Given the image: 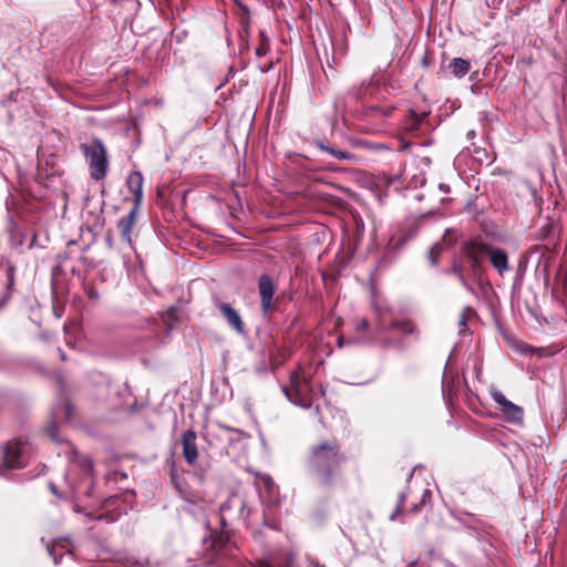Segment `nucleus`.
<instances>
[{
  "label": "nucleus",
  "mask_w": 567,
  "mask_h": 567,
  "mask_svg": "<svg viewBox=\"0 0 567 567\" xmlns=\"http://www.w3.org/2000/svg\"><path fill=\"white\" fill-rule=\"evenodd\" d=\"M348 462V455L337 439H321L312 443L305 455V467L313 483L331 489L337 483L340 470Z\"/></svg>",
  "instance_id": "obj_1"
},
{
  "label": "nucleus",
  "mask_w": 567,
  "mask_h": 567,
  "mask_svg": "<svg viewBox=\"0 0 567 567\" xmlns=\"http://www.w3.org/2000/svg\"><path fill=\"white\" fill-rule=\"evenodd\" d=\"M286 398L293 404L303 409L313 405L316 392L311 383V375L302 365H298L289 374V384L282 386Z\"/></svg>",
  "instance_id": "obj_2"
},
{
  "label": "nucleus",
  "mask_w": 567,
  "mask_h": 567,
  "mask_svg": "<svg viewBox=\"0 0 567 567\" xmlns=\"http://www.w3.org/2000/svg\"><path fill=\"white\" fill-rule=\"evenodd\" d=\"M80 150L89 163L91 178L94 181L103 179L109 167L106 148L103 142L100 138H93L90 144H81Z\"/></svg>",
  "instance_id": "obj_3"
},
{
  "label": "nucleus",
  "mask_w": 567,
  "mask_h": 567,
  "mask_svg": "<svg viewBox=\"0 0 567 567\" xmlns=\"http://www.w3.org/2000/svg\"><path fill=\"white\" fill-rule=\"evenodd\" d=\"M446 272L455 275L463 287L471 293L475 295V290L468 280L473 279L476 282H481L484 274V267L471 259H463L462 254L458 252V256L454 259L451 268L446 270Z\"/></svg>",
  "instance_id": "obj_4"
},
{
  "label": "nucleus",
  "mask_w": 567,
  "mask_h": 567,
  "mask_svg": "<svg viewBox=\"0 0 567 567\" xmlns=\"http://www.w3.org/2000/svg\"><path fill=\"white\" fill-rule=\"evenodd\" d=\"M28 443L22 439L10 441L3 447V461L8 467L18 468L25 464Z\"/></svg>",
  "instance_id": "obj_5"
},
{
  "label": "nucleus",
  "mask_w": 567,
  "mask_h": 567,
  "mask_svg": "<svg viewBox=\"0 0 567 567\" xmlns=\"http://www.w3.org/2000/svg\"><path fill=\"white\" fill-rule=\"evenodd\" d=\"M492 399L501 406V411L505 417V420L513 424H522L524 421V410L523 408L514 404L509 400L505 398V395L499 390L491 391Z\"/></svg>",
  "instance_id": "obj_6"
},
{
  "label": "nucleus",
  "mask_w": 567,
  "mask_h": 567,
  "mask_svg": "<svg viewBox=\"0 0 567 567\" xmlns=\"http://www.w3.org/2000/svg\"><path fill=\"white\" fill-rule=\"evenodd\" d=\"M488 251L489 245L477 238L464 241L460 247L463 259H471L480 266H483Z\"/></svg>",
  "instance_id": "obj_7"
},
{
  "label": "nucleus",
  "mask_w": 567,
  "mask_h": 567,
  "mask_svg": "<svg viewBox=\"0 0 567 567\" xmlns=\"http://www.w3.org/2000/svg\"><path fill=\"white\" fill-rule=\"evenodd\" d=\"M235 512L233 517H236L238 519L246 520L250 514V511L247 508L246 502L243 496H240L237 493H233L226 502H224L220 505V513H221V524L223 526H226V514L228 512Z\"/></svg>",
  "instance_id": "obj_8"
},
{
  "label": "nucleus",
  "mask_w": 567,
  "mask_h": 567,
  "mask_svg": "<svg viewBox=\"0 0 567 567\" xmlns=\"http://www.w3.org/2000/svg\"><path fill=\"white\" fill-rule=\"evenodd\" d=\"M276 286L272 278L264 274L258 279V292L260 297V308L262 313L266 316L274 309V295Z\"/></svg>",
  "instance_id": "obj_9"
},
{
  "label": "nucleus",
  "mask_w": 567,
  "mask_h": 567,
  "mask_svg": "<svg viewBox=\"0 0 567 567\" xmlns=\"http://www.w3.org/2000/svg\"><path fill=\"white\" fill-rule=\"evenodd\" d=\"M217 309L220 311L221 316L226 319L227 323L238 333L245 334V324L241 320L239 312L231 307L230 303L217 301Z\"/></svg>",
  "instance_id": "obj_10"
},
{
  "label": "nucleus",
  "mask_w": 567,
  "mask_h": 567,
  "mask_svg": "<svg viewBox=\"0 0 567 567\" xmlns=\"http://www.w3.org/2000/svg\"><path fill=\"white\" fill-rule=\"evenodd\" d=\"M197 434L193 429L182 434L183 456L186 463L193 466L198 458V449L196 444Z\"/></svg>",
  "instance_id": "obj_11"
},
{
  "label": "nucleus",
  "mask_w": 567,
  "mask_h": 567,
  "mask_svg": "<svg viewBox=\"0 0 567 567\" xmlns=\"http://www.w3.org/2000/svg\"><path fill=\"white\" fill-rule=\"evenodd\" d=\"M431 499V492L424 489L422 497L419 503L412 504L411 508L406 512L403 511L404 503L406 501V493H401L398 499V504L393 513L390 515V520L398 519L401 515L415 514L420 512L421 507L424 506Z\"/></svg>",
  "instance_id": "obj_12"
},
{
  "label": "nucleus",
  "mask_w": 567,
  "mask_h": 567,
  "mask_svg": "<svg viewBox=\"0 0 567 567\" xmlns=\"http://www.w3.org/2000/svg\"><path fill=\"white\" fill-rule=\"evenodd\" d=\"M138 208H140V206L133 205L130 213L126 216H123L117 221V229L120 230L121 237H122L123 241H125L127 244L132 243L131 234H132V229L136 223Z\"/></svg>",
  "instance_id": "obj_13"
},
{
  "label": "nucleus",
  "mask_w": 567,
  "mask_h": 567,
  "mask_svg": "<svg viewBox=\"0 0 567 567\" xmlns=\"http://www.w3.org/2000/svg\"><path fill=\"white\" fill-rule=\"evenodd\" d=\"M292 556L287 551H275L258 560L254 567H291Z\"/></svg>",
  "instance_id": "obj_14"
},
{
  "label": "nucleus",
  "mask_w": 567,
  "mask_h": 567,
  "mask_svg": "<svg viewBox=\"0 0 567 567\" xmlns=\"http://www.w3.org/2000/svg\"><path fill=\"white\" fill-rule=\"evenodd\" d=\"M16 272L17 268L14 265L8 264L6 266V291L0 297V310L7 306L16 291Z\"/></svg>",
  "instance_id": "obj_15"
},
{
  "label": "nucleus",
  "mask_w": 567,
  "mask_h": 567,
  "mask_svg": "<svg viewBox=\"0 0 567 567\" xmlns=\"http://www.w3.org/2000/svg\"><path fill=\"white\" fill-rule=\"evenodd\" d=\"M491 265L497 270L499 275H503L509 269L508 255L504 249L495 248L489 245V251L487 252Z\"/></svg>",
  "instance_id": "obj_16"
},
{
  "label": "nucleus",
  "mask_w": 567,
  "mask_h": 567,
  "mask_svg": "<svg viewBox=\"0 0 567 567\" xmlns=\"http://www.w3.org/2000/svg\"><path fill=\"white\" fill-rule=\"evenodd\" d=\"M143 175L135 171L128 174L126 185L130 192L134 195V205L141 206L143 199Z\"/></svg>",
  "instance_id": "obj_17"
},
{
  "label": "nucleus",
  "mask_w": 567,
  "mask_h": 567,
  "mask_svg": "<svg viewBox=\"0 0 567 567\" xmlns=\"http://www.w3.org/2000/svg\"><path fill=\"white\" fill-rule=\"evenodd\" d=\"M313 144L320 151L327 152V153H329L330 155H332L333 157H336L338 159H344V161H349V162H357V159H358L357 155H354L352 153H349V152H346V151H340V150H337L334 147H331L330 145L326 144L321 140H315Z\"/></svg>",
  "instance_id": "obj_18"
},
{
  "label": "nucleus",
  "mask_w": 567,
  "mask_h": 567,
  "mask_svg": "<svg viewBox=\"0 0 567 567\" xmlns=\"http://www.w3.org/2000/svg\"><path fill=\"white\" fill-rule=\"evenodd\" d=\"M169 478L174 488L182 495L185 496L188 489L185 478L178 473L175 461L171 460L169 462Z\"/></svg>",
  "instance_id": "obj_19"
},
{
  "label": "nucleus",
  "mask_w": 567,
  "mask_h": 567,
  "mask_svg": "<svg viewBox=\"0 0 567 567\" xmlns=\"http://www.w3.org/2000/svg\"><path fill=\"white\" fill-rule=\"evenodd\" d=\"M449 70L451 71L453 76L461 79L470 72L471 63L465 59L454 58L449 63Z\"/></svg>",
  "instance_id": "obj_20"
},
{
  "label": "nucleus",
  "mask_w": 567,
  "mask_h": 567,
  "mask_svg": "<svg viewBox=\"0 0 567 567\" xmlns=\"http://www.w3.org/2000/svg\"><path fill=\"white\" fill-rule=\"evenodd\" d=\"M390 329L400 331L404 336H419L416 324L410 319L393 320L390 324Z\"/></svg>",
  "instance_id": "obj_21"
},
{
  "label": "nucleus",
  "mask_w": 567,
  "mask_h": 567,
  "mask_svg": "<svg viewBox=\"0 0 567 567\" xmlns=\"http://www.w3.org/2000/svg\"><path fill=\"white\" fill-rule=\"evenodd\" d=\"M426 115V113L420 115L415 111L410 110L403 123L404 128L409 132H414L419 130L421 123L423 122Z\"/></svg>",
  "instance_id": "obj_22"
},
{
  "label": "nucleus",
  "mask_w": 567,
  "mask_h": 567,
  "mask_svg": "<svg viewBox=\"0 0 567 567\" xmlns=\"http://www.w3.org/2000/svg\"><path fill=\"white\" fill-rule=\"evenodd\" d=\"M393 110V106L371 105L365 109L364 114L371 117H388L392 114Z\"/></svg>",
  "instance_id": "obj_23"
},
{
  "label": "nucleus",
  "mask_w": 567,
  "mask_h": 567,
  "mask_svg": "<svg viewBox=\"0 0 567 567\" xmlns=\"http://www.w3.org/2000/svg\"><path fill=\"white\" fill-rule=\"evenodd\" d=\"M473 316H475V310L472 307L468 306L463 309V311L460 315L458 322H457L460 333H464L467 330V321Z\"/></svg>",
  "instance_id": "obj_24"
},
{
  "label": "nucleus",
  "mask_w": 567,
  "mask_h": 567,
  "mask_svg": "<svg viewBox=\"0 0 567 567\" xmlns=\"http://www.w3.org/2000/svg\"><path fill=\"white\" fill-rule=\"evenodd\" d=\"M227 543V537L221 533L219 535H216L210 540V547L214 551L218 553L224 548V546Z\"/></svg>",
  "instance_id": "obj_25"
},
{
  "label": "nucleus",
  "mask_w": 567,
  "mask_h": 567,
  "mask_svg": "<svg viewBox=\"0 0 567 567\" xmlns=\"http://www.w3.org/2000/svg\"><path fill=\"white\" fill-rule=\"evenodd\" d=\"M352 324L358 333H362L369 330V321L364 317L354 318Z\"/></svg>",
  "instance_id": "obj_26"
},
{
  "label": "nucleus",
  "mask_w": 567,
  "mask_h": 567,
  "mask_svg": "<svg viewBox=\"0 0 567 567\" xmlns=\"http://www.w3.org/2000/svg\"><path fill=\"white\" fill-rule=\"evenodd\" d=\"M442 250H443V248L440 244H435L430 248L427 256L433 266H435L437 264Z\"/></svg>",
  "instance_id": "obj_27"
},
{
  "label": "nucleus",
  "mask_w": 567,
  "mask_h": 567,
  "mask_svg": "<svg viewBox=\"0 0 567 567\" xmlns=\"http://www.w3.org/2000/svg\"><path fill=\"white\" fill-rule=\"evenodd\" d=\"M260 480H261L265 488L269 493H272L275 487H276L274 480L269 475H267V474L260 475Z\"/></svg>",
  "instance_id": "obj_28"
},
{
  "label": "nucleus",
  "mask_w": 567,
  "mask_h": 567,
  "mask_svg": "<svg viewBox=\"0 0 567 567\" xmlns=\"http://www.w3.org/2000/svg\"><path fill=\"white\" fill-rule=\"evenodd\" d=\"M84 290H85V293H86V296H87V298L90 300H93V301H97L99 300L100 295H99L97 290L93 286L85 285L84 286Z\"/></svg>",
  "instance_id": "obj_29"
},
{
  "label": "nucleus",
  "mask_w": 567,
  "mask_h": 567,
  "mask_svg": "<svg viewBox=\"0 0 567 567\" xmlns=\"http://www.w3.org/2000/svg\"><path fill=\"white\" fill-rule=\"evenodd\" d=\"M268 49H269L268 44H267V43H265V42H262V43H260V44L257 47V49H256V54H257L258 56H264V55H266V54H267Z\"/></svg>",
  "instance_id": "obj_30"
},
{
  "label": "nucleus",
  "mask_w": 567,
  "mask_h": 567,
  "mask_svg": "<svg viewBox=\"0 0 567 567\" xmlns=\"http://www.w3.org/2000/svg\"><path fill=\"white\" fill-rule=\"evenodd\" d=\"M224 430L228 431V432H235L236 434H238L239 436H244V437H248L249 435L247 433H245L244 431L241 430H237V429H234L231 426H227V425H223L221 426Z\"/></svg>",
  "instance_id": "obj_31"
},
{
  "label": "nucleus",
  "mask_w": 567,
  "mask_h": 567,
  "mask_svg": "<svg viewBox=\"0 0 567 567\" xmlns=\"http://www.w3.org/2000/svg\"><path fill=\"white\" fill-rule=\"evenodd\" d=\"M64 411H65V419H70L71 414H72V406L70 403H68V402L65 403Z\"/></svg>",
  "instance_id": "obj_32"
},
{
  "label": "nucleus",
  "mask_w": 567,
  "mask_h": 567,
  "mask_svg": "<svg viewBox=\"0 0 567 567\" xmlns=\"http://www.w3.org/2000/svg\"><path fill=\"white\" fill-rule=\"evenodd\" d=\"M54 550H55V545L54 544L48 546V553H49V555L52 558H53V556H55V551Z\"/></svg>",
  "instance_id": "obj_33"
},
{
  "label": "nucleus",
  "mask_w": 567,
  "mask_h": 567,
  "mask_svg": "<svg viewBox=\"0 0 567 567\" xmlns=\"http://www.w3.org/2000/svg\"><path fill=\"white\" fill-rule=\"evenodd\" d=\"M50 435L54 439L55 437V431H56V426L55 425H51L49 429H48Z\"/></svg>",
  "instance_id": "obj_34"
},
{
  "label": "nucleus",
  "mask_w": 567,
  "mask_h": 567,
  "mask_svg": "<svg viewBox=\"0 0 567 567\" xmlns=\"http://www.w3.org/2000/svg\"><path fill=\"white\" fill-rule=\"evenodd\" d=\"M62 557H63L62 555H60V556H56V555H55V556H53V563H54V565H60V564H61V560H62Z\"/></svg>",
  "instance_id": "obj_35"
},
{
  "label": "nucleus",
  "mask_w": 567,
  "mask_h": 567,
  "mask_svg": "<svg viewBox=\"0 0 567 567\" xmlns=\"http://www.w3.org/2000/svg\"><path fill=\"white\" fill-rule=\"evenodd\" d=\"M440 188H441L443 192H449V190H450L449 186H447V185H444V184H441V185H440Z\"/></svg>",
  "instance_id": "obj_36"
},
{
  "label": "nucleus",
  "mask_w": 567,
  "mask_h": 567,
  "mask_svg": "<svg viewBox=\"0 0 567 567\" xmlns=\"http://www.w3.org/2000/svg\"><path fill=\"white\" fill-rule=\"evenodd\" d=\"M59 352H60L61 360L64 361L66 359L64 351L59 350Z\"/></svg>",
  "instance_id": "obj_37"
},
{
  "label": "nucleus",
  "mask_w": 567,
  "mask_h": 567,
  "mask_svg": "<svg viewBox=\"0 0 567 567\" xmlns=\"http://www.w3.org/2000/svg\"><path fill=\"white\" fill-rule=\"evenodd\" d=\"M315 412L318 415L320 414V406L319 405H315Z\"/></svg>",
  "instance_id": "obj_38"
},
{
  "label": "nucleus",
  "mask_w": 567,
  "mask_h": 567,
  "mask_svg": "<svg viewBox=\"0 0 567 567\" xmlns=\"http://www.w3.org/2000/svg\"><path fill=\"white\" fill-rule=\"evenodd\" d=\"M320 395H321V396H324V395H326V391H324V389H323L322 386H320Z\"/></svg>",
  "instance_id": "obj_39"
},
{
  "label": "nucleus",
  "mask_w": 567,
  "mask_h": 567,
  "mask_svg": "<svg viewBox=\"0 0 567 567\" xmlns=\"http://www.w3.org/2000/svg\"><path fill=\"white\" fill-rule=\"evenodd\" d=\"M93 467V463L91 461H89V470H92Z\"/></svg>",
  "instance_id": "obj_40"
},
{
  "label": "nucleus",
  "mask_w": 567,
  "mask_h": 567,
  "mask_svg": "<svg viewBox=\"0 0 567 567\" xmlns=\"http://www.w3.org/2000/svg\"><path fill=\"white\" fill-rule=\"evenodd\" d=\"M51 489L53 493H55V487L53 485L51 486Z\"/></svg>",
  "instance_id": "obj_41"
}]
</instances>
